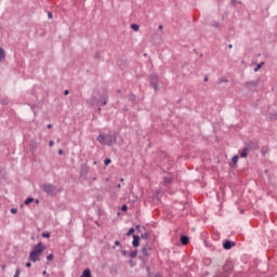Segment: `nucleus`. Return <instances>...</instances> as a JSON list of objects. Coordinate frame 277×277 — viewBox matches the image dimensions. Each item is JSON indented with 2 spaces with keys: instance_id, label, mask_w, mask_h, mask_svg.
Returning a JSON list of instances; mask_svg holds the SVG:
<instances>
[{
  "instance_id": "nucleus-2",
  "label": "nucleus",
  "mask_w": 277,
  "mask_h": 277,
  "mask_svg": "<svg viewBox=\"0 0 277 277\" xmlns=\"http://www.w3.org/2000/svg\"><path fill=\"white\" fill-rule=\"evenodd\" d=\"M91 106L94 105H107V94H100L98 92L94 93L91 101L89 102Z\"/></svg>"
},
{
  "instance_id": "nucleus-8",
  "label": "nucleus",
  "mask_w": 277,
  "mask_h": 277,
  "mask_svg": "<svg viewBox=\"0 0 277 277\" xmlns=\"http://www.w3.org/2000/svg\"><path fill=\"white\" fill-rule=\"evenodd\" d=\"M234 246H235V242L229 241V240H226V241L223 243L224 250H230V248H233Z\"/></svg>"
},
{
  "instance_id": "nucleus-33",
  "label": "nucleus",
  "mask_w": 277,
  "mask_h": 277,
  "mask_svg": "<svg viewBox=\"0 0 277 277\" xmlns=\"http://www.w3.org/2000/svg\"><path fill=\"white\" fill-rule=\"evenodd\" d=\"M49 18H53V13H48Z\"/></svg>"
},
{
  "instance_id": "nucleus-22",
  "label": "nucleus",
  "mask_w": 277,
  "mask_h": 277,
  "mask_svg": "<svg viewBox=\"0 0 277 277\" xmlns=\"http://www.w3.org/2000/svg\"><path fill=\"white\" fill-rule=\"evenodd\" d=\"M237 161H239V156H234V157L232 158V162H233V163H237Z\"/></svg>"
},
{
  "instance_id": "nucleus-24",
  "label": "nucleus",
  "mask_w": 277,
  "mask_h": 277,
  "mask_svg": "<svg viewBox=\"0 0 277 277\" xmlns=\"http://www.w3.org/2000/svg\"><path fill=\"white\" fill-rule=\"evenodd\" d=\"M104 163H105V166H109V163H111V159L106 158V159L104 160Z\"/></svg>"
},
{
  "instance_id": "nucleus-4",
  "label": "nucleus",
  "mask_w": 277,
  "mask_h": 277,
  "mask_svg": "<svg viewBox=\"0 0 277 277\" xmlns=\"http://www.w3.org/2000/svg\"><path fill=\"white\" fill-rule=\"evenodd\" d=\"M150 85L154 88L155 92H159V77L156 74H153L149 77Z\"/></svg>"
},
{
  "instance_id": "nucleus-40",
  "label": "nucleus",
  "mask_w": 277,
  "mask_h": 277,
  "mask_svg": "<svg viewBox=\"0 0 277 277\" xmlns=\"http://www.w3.org/2000/svg\"><path fill=\"white\" fill-rule=\"evenodd\" d=\"M214 27H220V24H214Z\"/></svg>"
},
{
  "instance_id": "nucleus-5",
  "label": "nucleus",
  "mask_w": 277,
  "mask_h": 277,
  "mask_svg": "<svg viewBox=\"0 0 277 277\" xmlns=\"http://www.w3.org/2000/svg\"><path fill=\"white\" fill-rule=\"evenodd\" d=\"M44 250H47V247L44 245H42V242H39L38 245L35 246V248L32 249V252H35L36 254H42V252H44Z\"/></svg>"
},
{
  "instance_id": "nucleus-25",
  "label": "nucleus",
  "mask_w": 277,
  "mask_h": 277,
  "mask_svg": "<svg viewBox=\"0 0 277 277\" xmlns=\"http://www.w3.org/2000/svg\"><path fill=\"white\" fill-rule=\"evenodd\" d=\"M129 101H135V94L131 93V94L129 95Z\"/></svg>"
},
{
  "instance_id": "nucleus-10",
  "label": "nucleus",
  "mask_w": 277,
  "mask_h": 277,
  "mask_svg": "<svg viewBox=\"0 0 277 277\" xmlns=\"http://www.w3.org/2000/svg\"><path fill=\"white\" fill-rule=\"evenodd\" d=\"M181 243H182V246H187V243H189V237L182 236L181 237Z\"/></svg>"
},
{
  "instance_id": "nucleus-17",
  "label": "nucleus",
  "mask_w": 277,
  "mask_h": 277,
  "mask_svg": "<svg viewBox=\"0 0 277 277\" xmlns=\"http://www.w3.org/2000/svg\"><path fill=\"white\" fill-rule=\"evenodd\" d=\"M131 29H133V31H140V26L137 24H132Z\"/></svg>"
},
{
  "instance_id": "nucleus-21",
  "label": "nucleus",
  "mask_w": 277,
  "mask_h": 277,
  "mask_svg": "<svg viewBox=\"0 0 277 277\" xmlns=\"http://www.w3.org/2000/svg\"><path fill=\"white\" fill-rule=\"evenodd\" d=\"M133 233H135V228H130L129 232L127 233L128 237H131V235H133Z\"/></svg>"
},
{
  "instance_id": "nucleus-41",
  "label": "nucleus",
  "mask_w": 277,
  "mask_h": 277,
  "mask_svg": "<svg viewBox=\"0 0 277 277\" xmlns=\"http://www.w3.org/2000/svg\"><path fill=\"white\" fill-rule=\"evenodd\" d=\"M118 189H120V187H122L120 184L117 185Z\"/></svg>"
},
{
  "instance_id": "nucleus-20",
  "label": "nucleus",
  "mask_w": 277,
  "mask_h": 277,
  "mask_svg": "<svg viewBox=\"0 0 277 277\" xmlns=\"http://www.w3.org/2000/svg\"><path fill=\"white\" fill-rule=\"evenodd\" d=\"M130 256L131 259H135L137 256V250L131 251Z\"/></svg>"
},
{
  "instance_id": "nucleus-31",
  "label": "nucleus",
  "mask_w": 277,
  "mask_h": 277,
  "mask_svg": "<svg viewBox=\"0 0 277 277\" xmlns=\"http://www.w3.org/2000/svg\"><path fill=\"white\" fill-rule=\"evenodd\" d=\"M127 209H128L127 205L121 207V211H127Z\"/></svg>"
},
{
  "instance_id": "nucleus-18",
  "label": "nucleus",
  "mask_w": 277,
  "mask_h": 277,
  "mask_svg": "<svg viewBox=\"0 0 277 277\" xmlns=\"http://www.w3.org/2000/svg\"><path fill=\"white\" fill-rule=\"evenodd\" d=\"M163 183H164V185H170V183H172V179L164 177Z\"/></svg>"
},
{
  "instance_id": "nucleus-46",
  "label": "nucleus",
  "mask_w": 277,
  "mask_h": 277,
  "mask_svg": "<svg viewBox=\"0 0 277 277\" xmlns=\"http://www.w3.org/2000/svg\"><path fill=\"white\" fill-rule=\"evenodd\" d=\"M120 181H121V183H122V182L124 181V179H121Z\"/></svg>"
},
{
  "instance_id": "nucleus-27",
  "label": "nucleus",
  "mask_w": 277,
  "mask_h": 277,
  "mask_svg": "<svg viewBox=\"0 0 277 277\" xmlns=\"http://www.w3.org/2000/svg\"><path fill=\"white\" fill-rule=\"evenodd\" d=\"M47 259H48L49 261H53V259H54L53 253H50V254L47 256Z\"/></svg>"
},
{
  "instance_id": "nucleus-44",
  "label": "nucleus",
  "mask_w": 277,
  "mask_h": 277,
  "mask_svg": "<svg viewBox=\"0 0 277 277\" xmlns=\"http://www.w3.org/2000/svg\"><path fill=\"white\" fill-rule=\"evenodd\" d=\"M205 81H209V78H205Z\"/></svg>"
},
{
  "instance_id": "nucleus-11",
  "label": "nucleus",
  "mask_w": 277,
  "mask_h": 277,
  "mask_svg": "<svg viewBox=\"0 0 277 277\" xmlns=\"http://www.w3.org/2000/svg\"><path fill=\"white\" fill-rule=\"evenodd\" d=\"M80 277H92V273L89 268L84 269Z\"/></svg>"
},
{
  "instance_id": "nucleus-6",
  "label": "nucleus",
  "mask_w": 277,
  "mask_h": 277,
  "mask_svg": "<svg viewBox=\"0 0 277 277\" xmlns=\"http://www.w3.org/2000/svg\"><path fill=\"white\" fill-rule=\"evenodd\" d=\"M150 247L148 245H145L142 249V254L145 259H148V256H150Z\"/></svg>"
},
{
  "instance_id": "nucleus-37",
  "label": "nucleus",
  "mask_w": 277,
  "mask_h": 277,
  "mask_svg": "<svg viewBox=\"0 0 277 277\" xmlns=\"http://www.w3.org/2000/svg\"><path fill=\"white\" fill-rule=\"evenodd\" d=\"M115 246H120V241L116 240Z\"/></svg>"
},
{
  "instance_id": "nucleus-42",
  "label": "nucleus",
  "mask_w": 277,
  "mask_h": 277,
  "mask_svg": "<svg viewBox=\"0 0 277 277\" xmlns=\"http://www.w3.org/2000/svg\"><path fill=\"white\" fill-rule=\"evenodd\" d=\"M159 29H163V26H162V25H160V26H159Z\"/></svg>"
},
{
  "instance_id": "nucleus-9",
  "label": "nucleus",
  "mask_w": 277,
  "mask_h": 277,
  "mask_svg": "<svg viewBox=\"0 0 277 277\" xmlns=\"http://www.w3.org/2000/svg\"><path fill=\"white\" fill-rule=\"evenodd\" d=\"M132 246L137 248L140 246V236L133 235Z\"/></svg>"
},
{
  "instance_id": "nucleus-13",
  "label": "nucleus",
  "mask_w": 277,
  "mask_h": 277,
  "mask_svg": "<svg viewBox=\"0 0 277 277\" xmlns=\"http://www.w3.org/2000/svg\"><path fill=\"white\" fill-rule=\"evenodd\" d=\"M248 150H250L248 147H245L242 151L240 153V157L246 158L248 157Z\"/></svg>"
},
{
  "instance_id": "nucleus-23",
  "label": "nucleus",
  "mask_w": 277,
  "mask_h": 277,
  "mask_svg": "<svg viewBox=\"0 0 277 277\" xmlns=\"http://www.w3.org/2000/svg\"><path fill=\"white\" fill-rule=\"evenodd\" d=\"M21 276V268H16L14 277H19Z\"/></svg>"
},
{
  "instance_id": "nucleus-32",
  "label": "nucleus",
  "mask_w": 277,
  "mask_h": 277,
  "mask_svg": "<svg viewBox=\"0 0 277 277\" xmlns=\"http://www.w3.org/2000/svg\"><path fill=\"white\" fill-rule=\"evenodd\" d=\"M232 5H237V0H232Z\"/></svg>"
},
{
  "instance_id": "nucleus-36",
  "label": "nucleus",
  "mask_w": 277,
  "mask_h": 277,
  "mask_svg": "<svg viewBox=\"0 0 277 277\" xmlns=\"http://www.w3.org/2000/svg\"><path fill=\"white\" fill-rule=\"evenodd\" d=\"M48 129H53V124L49 123Z\"/></svg>"
},
{
  "instance_id": "nucleus-15",
  "label": "nucleus",
  "mask_w": 277,
  "mask_h": 277,
  "mask_svg": "<svg viewBox=\"0 0 277 277\" xmlns=\"http://www.w3.org/2000/svg\"><path fill=\"white\" fill-rule=\"evenodd\" d=\"M222 83H228V79H226L225 77H222L217 80V84L222 85Z\"/></svg>"
},
{
  "instance_id": "nucleus-43",
  "label": "nucleus",
  "mask_w": 277,
  "mask_h": 277,
  "mask_svg": "<svg viewBox=\"0 0 277 277\" xmlns=\"http://www.w3.org/2000/svg\"><path fill=\"white\" fill-rule=\"evenodd\" d=\"M229 49H233V44H229Z\"/></svg>"
},
{
  "instance_id": "nucleus-45",
  "label": "nucleus",
  "mask_w": 277,
  "mask_h": 277,
  "mask_svg": "<svg viewBox=\"0 0 277 277\" xmlns=\"http://www.w3.org/2000/svg\"><path fill=\"white\" fill-rule=\"evenodd\" d=\"M43 275H47V271L43 272Z\"/></svg>"
},
{
  "instance_id": "nucleus-35",
  "label": "nucleus",
  "mask_w": 277,
  "mask_h": 277,
  "mask_svg": "<svg viewBox=\"0 0 277 277\" xmlns=\"http://www.w3.org/2000/svg\"><path fill=\"white\" fill-rule=\"evenodd\" d=\"M58 155H64V150L63 149H58Z\"/></svg>"
},
{
  "instance_id": "nucleus-38",
  "label": "nucleus",
  "mask_w": 277,
  "mask_h": 277,
  "mask_svg": "<svg viewBox=\"0 0 277 277\" xmlns=\"http://www.w3.org/2000/svg\"><path fill=\"white\" fill-rule=\"evenodd\" d=\"M121 254H122L123 256H127V251L123 250V251L121 252Z\"/></svg>"
},
{
  "instance_id": "nucleus-39",
  "label": "nucleus",
  "mask_w": 277,
  "mask_h": 277,
  "mask_svg": "<svg viewBox=\"0 0 277 277\" xmlns=\"http://www.w3.org/2000/svg\"><path fill=\"white\" fill-rule=\"evenodd\" d=\"M26 267H31V263L30 262L26 263Z\"/></svg>"
},
{
  "instance_id": "nucleus-28",
  "label": "nucleus",
  "mask_w": 277,
  "mask_h": 277,
  "mask_svg": "<svg viewBox=\"0 0 277 277\" xmlns=\"http://www.w3.org/2000/svg\"><path fill=\"white\" fill-rule=\"evenodd\" d=\"M141 238H142V239H148V234H147V233L142 234V235H141Z\"/></svg>"
},
{
  "instance_id": "nucleus-14",
  "label": "nucleus",
  "mask_w": 277,
  "mask_h": 277,
  "mask_svg": "<svg viewBox=\"0 0 277 277\" xmlns=\"http://www.w3.org/2000/svg\"><path fill=\"white\" fill-rule=\"evenodd\" d=\"M2 60H5V50H3V48H0V62H2Z\"/></svg>"
},
{
  "instance_id": "nucleus-7",
  "label": "nucleus",
  "mask_w": 277,
  "mask_h": 277,
  "mask_svg": "<svg viewBox=\"0 0 277 277\" xmlns=\"http://www.w3.org/2000/svg\"><path fill=\"white\" fill-rule=\"evenodd\" d=\"M29 261L32 263H37V261H40V254L35 253V251H31L29 254Z\"/></svg>"
},
{
  "instance_id": "nucleus-16",
  "label": "nucleus",
  "mask_w": 277,
  "mask_h": 277,
  "mask_svg": "<svg viewBox=\"0 0 277 277\" xmlns=\"http://www.w3.org/2000/svg\"><path fill=\"white\" fill-rule=\"evenodd\" d=\"M1 105H10V97H2Z\"/></svg>"
},
{
  "instance_id": "nucleus-26",
  "label": "nucleus",
  "mask_w": 277,
  "mask_h": 277,
  "mask_svg": "<svg viewBox=\"0 0 277 277\" xmlns=\"http://www.w3.org/2000/svg\"><path fill=\"white\" fill-rule=\"evenodd\" d=\"M42 237H44L45 239H49V237H51V234L50 233H43Z\"/></svg>"
},
{
  "instance_id": "nucleus-12",
  "label": "nucleus",
  "mask_w": 277,
  "mask_h": 277,
  "mask_svg": "<svg viewBox=\"0 0 277 277\" xmlns=\"http://www.w3.org/2000/svg\"><path fill=\"white\" fill-rule=\"evenodd\" d=\"M263 66H265V62L258 64L254 68V72H259V70H261V68H263Z\"/></svg>"
},
{
  "instance_id": "nucleus-29",
  "label": "nucleus",
  "mask_w": 277,
  "mask_h": 277,
  "mask_svg": "<svg viewBox=\"0 0 277 277\" xmlns=\"http://www.w3.org/2000/svg\"><path fill=\"white\" fill-rule=\"evenodd\" d=\"M11 213L16 214V213H18V210L16 208H12Z\"/></svg>"
},
{
  "instance_id": "nucleus-19",
  "label": "nucleus",
  "mask_w": 277,
  "mask_h": 277,
  "mask_svg": "<svg viewBox=\"0 0 277 277\" xmlns=\"http://www.w3.org/2000/svg\"><path fill=\"white\" fill-rule=\"evenodd\" d=\"M34 202V198L29 197L25 200L24 205H31Z\"/></svg>"
},
{
  "instance_id": "nucleus-30",
  "label": "nucleus",
  "mask_w": 277,
  "mask_h": 277,
  "mask_svg": "<svg viewBox=\"0 0 277 277\" xmlns=\"http://www.w3.org/2000/svg\"><path fill=\"white\" fill-rule=\"evenodd\" d=\"M69 94H70V91H68V90H65V91H64V95H65V96H68Z\"/></svg>"
},
{
  "instance_id": "nucleus-1",
  "label": "nucleus",
  "mask_w": 277,
  "mask_h": 277,
  "mask_svg": "<svg viewBox=\"0 0 277 277\" xmlns=\"http://www.w3.org/2000/svg\"><path fill=\"white\" fill-rule=\"evenodd\" d=\"M97 142L102 144V146H114V144H116V136L111 135V133H107V134L101 133L97 136Z\"/></svg>"
},
{
  "instance_id": "nucleus-34",
  "label": "nucleus",
  "mask_w": 277,
  "mask_h": 277,
  "mask_svg": "<svg viewBox=\"0 0 277 277\" xmlns=\"http://www.w3.org/2000/svg\"><path fill=\"white\" fill-rule=\"evenodd\" d=\"M55 143L53 142V141H50L49 142V146L51 147V146H53Z\"/></svg>"
},
{
  "instance_id": "nucleus-3",
  "label": "nucleus",
  "mask_w": 277,
  "mask_h": 277,
  "mask_svg": "<svg viewBox=\"0 0 277 277\" xmlns=\"http://www.w3.org/2000/svg\"><path fill=\"white\" fill-rule=\"evenodd\" d=\"M41 189L48 196H55V190L57 189V187H55V185H53V184L45 183V184L41 185Z\"/></svg>"
}]
</instances>
